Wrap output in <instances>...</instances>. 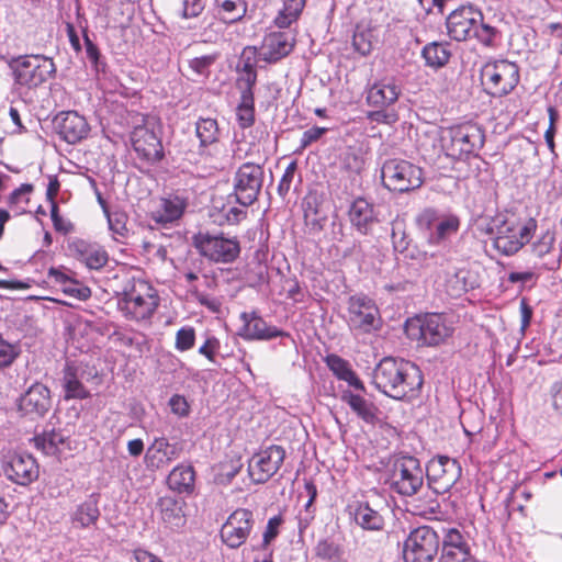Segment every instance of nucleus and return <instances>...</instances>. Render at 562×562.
<instances>
[{
  "instance_id": "obj_1",
  "label": "nucleus",
  "mask_w": 562,
  "mask_h": 562,
  "mask_svg": "<svg viewBox=\"0 0 562 562\" xmlns=\"http://www.w3.org/2000/svg\"><path fill=\"white\" fill-rule=\"evenodd\" d=\"M372 382L386 396L403 401L418 395L424 379L420 369L413 362L386 357L376 364Z\"/></svg>"
},
{
  "instance_id": "obj_2",
  "label": "nucleus",
  "mask_w": 562,
  "mask_h": 562,
  "mask_svg": "<svg viewBox=\"0 0 562 562\" xmlns=\"http://www.w3.org/2000/svg\"><path fill=\"white\" fill-rule=\"evenodd\" d=\"M461 465L456 459L446 456L431 459L426 467L428 488L431 493L426 494L427 501L423 505H415L412 513L419 516L435 514L439 507L436 496L449 492L461 477Z\"/></svg>"
},
{
  "instance_id": "obj_3",
  "label": "nucleus",
  "mask_w": 562,
  "mask_h": 562,
  "mask_svg": "<svg viewBox=\"0 0 562 562\" xmlns=\"http://www.w3.org/2000/svg\"><path fill=\"white\" fill-rule=\"evenodd\" d=\"M8 66L13 74L14 83L27 89L42 86L56 74L55 63L44 55L12 57Z\"/></svg>"
},
{
  "instance_id": "obj_4",
  "label": "nucleus",
  "mask_w": 562,
  "mask_h": 562,
  "mask_svg": "<svg viewBox=\"0 0 562 562\" xmlns=\"http://www.w3.org/2000/svg\"><path fill=\"white\" fill-rule=\"evenodd\" d=\"M519 66L506 59L487 61L481 69L483 90L491 97L508 95L519 83Z\"/></svg>"
},
{
  "instance_id": "obj_5",
  "label": "nucleus",
  "mask_w": 562,
  "mask_h": 562,
  "mask_svg": "<svg viewBox=\"0 0 562 562\" xmlns=\"http://www.w3.org/2000/svg\"><path fill=\"white\" fill-rule=\"evenodd\" d=\"M381 178L387 190L406 193L423 186L424 171L408 160L392 158L384 161L381 168Z\"/></svg>"
},
{
  "instance_id": "obj_6",
  "label": "nucleus",
  "mask_w": 562,
  "mask_h": 562,
  "mask_svg": "<svg viewBox=\"0 0 562 562\" xmlns=\"http://www.w3.org/2000/svg\"><path fill=\"white\" fill-rule=\"evenodd\" d=\"M415 224L429 245L438 246L458 233L460 218L435 207H425L416 215Z\"/></svg>"
},
{
  "instance_id": "obj_7",
  "label": "nucleus",
  "mask_w": 562,
  "mask_h": 562,
  "mask_svg": "<svg viewBox=\"0 0 562 562\" xmlns=\"http://www.w3.org/2000/svg\"><path fill=\"white\" fill-rule=\"evenodd\" d=\"M484 139V132L476 124L453 126L441 137L447 156L459 160L475 155L483 147Z\"/></svg>"
},
{
  "instance_id": "obj_8",
  "label": "nucleus",
  "mask_w": 562,
  "mask_h": 562,
  "mask_svg": "<svg viewBox=\"0 0 562 562\" xmlns=\"http://www.w3.org/2000/svg\"><path fill=\"white\" fill-rule=\"evenodd\" d=\"M425 472L417 458L400 456L390 468L389 483L392 491L402 496H414L424 487Z\"/></svg>"
},
{
  "instance_id": "obj_9",
  "label": "nucleus",
  "mask_w": 562,
  "mask_h": 562,
  "mask_svg": "<svg viewBox=\"0 0 562 562\" xmlns=\"http://www.w3.org/2000/svg\"><path fill=\"white\" fill-rule=\"evenodd\" d=\"M159 304L158 295L147 282L134 281L130 290L124 291L120 302L121 310L127 317L135 321L149 318Z\"/></svg>"
},
{
  "instance_id": "obj_10",
  "label": "nucleus",
  "mask_w": 562,
  "mask_h": 562,
  "mask_svg": "<svg viewBox=\"0 0 562 562\" xmlns=\"http://www.w3.org/2000/svg\"><path fill=\"white\" fill-rule=\"evenodd\" d=\"M442 538L429 526L412 530L404 541L403 559L405 562H434Z\"/></svg>"
},
{
  "instance_id": "obj_11",
  "label": "nucleus",
  "mask_w": 562,
  "mask_h": 562,
  "mask_svg": "<svg viewBox=\"0 0 562 562\" xmlns=\"http://www.w3.org/2000/svg\"><path fill=\"white\" fill-rule=\"evenodd\" d=\"M536 229L535 218H529L525 224L503 222L492 240L493 247L504 256H513L530 241Z\"/></svg>"
},
{
  "instance_id": "obj_12",
  "label": "nucleus",
  "mask_w": 562,
  "mask_h": 562,
  "mask_svg": "<svg viewBox=\"0 0 562 562\" xmlns=\"http://www.w3.org/2000/svg\"><path fill=\"white\" fill-rule=\"evenodd\" d=\"M193 245L199 252L214 262H233L240 252V246L236 238L221 234L202 233L193 236Z\"/></svg>"
},
{
  "instance_id": "obj_13",
  "label": "nucleus",
  "mask_w": 562,
  "mask_h": 562,
  "mask_svg": "<svg viewBox=\"0 0 562 562\" xmlns=\"http://www.w3.org/2000/svg\"><path fill=\"white\" fill-rule=\"evenodd\" d=\"M407 331L423 345L435 347L443 344L452 335L453 327L443 314L429 313L411 323Z\"/></svg>"
},
{
  "instance_id": "obj_14",
  "label": "nucleus",
  "mask_w": 562,
  "mask_h": 562,
  "mask_svg": "<svg viewBox=\"0 0 562 562\" xmlns=\"http://www.w3.org/2000/svg\"><path fill=\"white\" fill-rule=\"evenodd\" d=\"M265 172L259 164L245 162L234 176V196L241 206L254 204L263 186Z\"/></svg>"
},
{
  "instance_id": "obj_15",
  "label": "nucleus",
  "mask_w": 562,
  "mask_h": 562,
  "mask_svg": "<svg viewBox=\"0 0 562 562\" xmlns=\"http://www.w3.org/2000/svg\"><path fill=\"white\" fill-rule=\"evenodd\" d=\"M99 376L98 370L93 366L83 362L67 361L63 369L61 386L65 400H85L90 396V392L85 386Z\"/></svg>"
},
{
  "instance_id": "obj_16",
  "label": "nucleus",
  "mask_w": 562,
  "mask_h": 562,
  "mask_svg": "<svg viewBox=\"0 0 562 562\" xmlns=\"http://www.w3.org/2000/svg\"><path fill=\"white\" fill-rule=\"evenodd\" d=\"M347 322L350 329L361 333H371L381 326L379 310L366 295H355L349 299Z\"/></svg>"
},
{
  "instance_id": "obj_17",
  "label": "nucleus",
  "mask_w": 562,
  "mask_h": 562,
  "mask_svg": "<svg viewBox=\"0 0 562 562\" xmlns=\"http://www.w3.org/2000/svg\"><path fill=\"white\" fill-rule=\"evenodd\" d=\"M255 525L251 510L238 508L234 510L221 528V539L231 549H238L249 538Z\"/></svg>"
},
{
  "instance_id": "obj_18",
  "label": "nucleus",
  "mask_w": 562,
  "mask_h": 562,
  "mask_svg": "<svg viewBox=\"0 0 562 562\" xmlns=\"http://www.w3.org/2000/svg\"><path fill=\"white\" fill-rule=\"evenodd\" d=\"M285 458L281 446H270L256 453L248 463V474L256 484L269 481L280 469Z\"/></svg>"
},
{
  "instance_id": "obj_19",
  "label": "nucleus",
  "mask_w": 562,
  "mask_h": 562,
  "mask_svg": "<svg viewBox=\"0 0 562 562\" xmlns=\"http://www.w3.org/2000/svg\"><path fill=\"white\" fill-rule=\"evenodd\" d=\"M131 142L139 158L151 164L164 158L161 140L147 124L137 125L133 128Z\"/></svg>"
},
{
  "instance_id": "obj_20",
  "label": "nucleus",
  "mask_w": 562,
  "mask_h": 562,
  "mask_svg": "<svg viewBox=\"0 0 562 562\" xmlns=\"http://www.w3.org/2000/svg\"><path fill=\"white\" fill-rule=\"evenodd\" d=\"M477 21L481 22V11L473 7H461L447 16L448 35L458 42L470 40Z\"/></svg>"
},
{
  "instance_id": "obj_21",
  "label": "nucleus",
  "mask_w": 562,
  "mask_h": 562,
  "mask_svg": "<svg viewBox=\"0 0 562 562\" xmlns=\"http://www.w3.org/2000/svg\"><path fill=\"white\" fill-rule=\"evenodd\" d=\"M439 562H476L471 548L457 528H443Z\"/></svg>"
},
{
  "instance_id": "obj_22",
  "label": "nucleus",
  "mask_w": 562,
  "mask_h": 562,
  "mask_svg": "<svg viewBox=\"0 0 562 562\" xmlns=\"http://www.w3.org/2000/svg\"><path fill=\"white\" fill-rule=\"evenodd\" d=\"M52 406L50 390L43 383H33L19 398L18 407L32 419L43 417Z\"/></svg>"
},
{
  "instance_id": "obj_23",
  "label": "nucleus",
  "mask_w": 562,
  "mask_h": 562,
  "mask_svg": "<svg viewBox=\"0 0 562 562\" xmlns=\"http://www.w3.org/2000/svg\"><path fill=\"white\" fill-rule=\"evenodd\" d=\"M54 127L60 138L68 144L81 142L90 132L86 117L76 111L60 112L54 119Z\"/></svg>"
},
{
  "instance_id": "obj_24",
  "label": "nucleus",
  "mask_w": 562,
  "mask_h": 562,
  "mask_svg": "<svg viewBox=\"0 0 562 562\" xmlns=\"http://www.w3.org/2000/svg\"><path fill=\"white\" fill-rule=\"evenodd\" d=\"M402 93V89L394 77H384L368 85L366 102L374 109H387L395 104Z\"/></svg>"
},
{
  "instance_id": "obj_25",
  "label": "nucleus",
  "mask_w": 562,
  "mask_h": 562,
  "mask_svg": "<svg viewBox=\"0 0 562 562\" xmlns=\"http://www.w3.org/2000/svg\"><path fill=\"white\" fill-rule=\"evenodd\" d=\"M5 476L20 485H26L38 476V467L31 454L14 453L3 465Z\"/></svg>"
},
{
  "instance_id": "obj_26",
  "label": "nucleus",
  "mask_w": 562,
  "mask_h": 562,
  "mask_svg": "<svg viewBox=\"0 0 562 562\" xmlns=\"http://www.w3.org/2000/svg\"><path fill=\"white\" fill-rule=\"evenodd\" d=\"M294 46V37L290 32H271L263 37L259 48V59L276 63L289 55Z\"/></svg>"
},
{
  "instance_id": "obj_27",
  "label": "nucleus",
  "mask_w": 562,
  "mask_h": 562,
  "mask_svg": "<svg viewBox=\"0 0 562 562\" xmlns=\"http://www.w3.org/2000/svg\"><path fill=\"white\" fill-rule=\"evenodd\" d=\"M244 321L241 336L248 340H270L278 337H289V333L283 331L276 326H270L260 316L254 313H243Z\"/></svg>"
},
{
  "instance_id": "obj_28",
  "label": "nucleus",
  "mask_w": 562,
  "mask_h": 562,
  "mask_svg": "<svg viewBox=\"0 0 562 562\" xmlns=\"http://www.w3.org/2000/svg\"><path fill=\"white\" fill-rule=\"evenodd\" d=\"M71 255L83 262L89 269H101L109 260L108 252L97 244H90L82 239L69 244Z\"/></svg>"
},
{
  "instance_id": "obj_29",
  "label": "nucleus",
  "mask_w": 562,
  "mask_h": 562,
  "mask_svg": "<svg viewBox=\"0 0 562 562\" xmlns=\"http://www.w3.org/2000/svg\"><path fill=\"white\" fill-rule=\"evenodd\" d=\"M349 221L360 234L368 235L372 226L378 222L374 205L364 198L352 201L348 211Z\"/></svg>"
},
{
  "instance_id": "obj_30",
  "label": "nucleus",
  "mask_w": 562,
  "mask_h": 562,
  "mask_svg": "<svg viewBox=\"0 0 562 562\" xmlns=\"http://www.w3.org/2000/svg\"><path fill=\"white\" fill-rule=\"evenodd\" d=\"M341 401L348 404L357 417L367 425L375 426L382 422V412L380 408L360 394H356L349 390L344 391L341 393Z\"/></svg>"
},
{
  "instance_id": "obj_31",
  "label": "nucleus",
  "mask_w": 562,
  "mask_h": 562,
  "mask_svg": "<svg viewBox=\"0 0 562 562\" xmlns=\"http://www.w3.org/2000/svg\"><path fill=\"white\" fill-rule=\"evenodd\" d=\"M554 234L546 232L531 246L532 254L542 260L541 268L549 271H555L561 266L562 250L554 247Z\"/></svg>"
},
{
  "instance_id": "obj_32",
  "label": "nucleus",
  "mask_w": 562,
  "mask_h": 562,
  "mask_svg": "<svg viewBox=\"0 0 562 562\" xmlns=\"http://www.w3.org/2000/svg\"><path fill=\"white\" fill-rule=\"evenodd\" d=\"M181 450L178 443H170L166 438H157L147 450V464L156 469L164 468L170 461L177 459Z\"/></svg>"
},
{
  "instance_id": "obj_33",
  "label": "nucleus",
  "mask_w": 562,
  "mask_h": 562,
  "mask_svg": "<svg viewBox=\"0 0 562 562\" xmlns=\"http://www.w3.org/2000/svg\"><path fill=\"white\" fill-rule=\"evenodd\" d=\"M350 515L355 522L364 530H381L384 526L382 515L372 508L368 502H357L349 505Z\"/></svg>"
},
{
  "instance_id": "obj_34",
  "label": "nucleus",
  "mask_w": 562,
  "mask_h": 562,
  "mask_svg": "<svg viewBox=\"0 0 562 562\" xmlns=\"http://www.w3.org/2000/svg\"><path fill=\"white\" fill-rule=\"evenodd\" d=\"M325 362L338 380L347 382L349 386H352L358 391L366 392L363 382L358 378L347 360L331 353L325 358Z\"/></svg>"
},
{
  "instance_id": "obj_35",
  "label": "nucleus",
  "mask_w": 562,
  "mask_h": 562,
  "mask_svg": "<svg viewBox=\"0 0 562 562\" xmlns=\"http://www.w3.org/2000/svg\"><path fill=\"white\" fill-rule=\"evenodd\" d=\"M100 509L98 506V497L90 495L85 502L77 505L70 514V520L75 528H89L98 521Z\"/></svg>"
},
{
  "instance_id": "obj_36",
  "label": "nucleus",
  "mask_w": 562,
  "mask_h": 562,
  "mask_svg": "<svg viewBox=\"0 0 562 562\" xmlns=\"http://www.w3.org/2000/svg\"><path fill=\"white\" fill-rule=\"evenodd\" d=\"M159 508L162 521L170 528H181L186 525V515L183 499L165 496L159 499Z\"/></svg>"
},
{
  "instance_id": "obj_37",
  "label": "nucleus",
  "mask_w": 562,
  "mask_h": 562,
  "mask_svg": "<svg viewBox=\"0 0 562 562\" xmlns=\"http://www.w3.org/2000/svg\"><path fill=\"white\" fill-rule=\"evenodd\" d=\"M195 472L191 464H179L168 475V486L178 493L190 494L194 490Z\"/></svg>"
},
{
  "instance_id": "obj_38",
  "label": "nucleus",
  "mask_w": 562,
  "mask_h": 562,
  "mask_svg": "<svg viewBox=\"0 0 562 562\" xmlns=\"http://www.w3.org/2000/svg\"><path fill=\"white\" fill-rule=\"evenodd\" d=\"M187 207V201L179 195H169L161 200L160 209L154 214L157 223L167 224L179 220Z\"/></svg>"
},
{
  "instance_id": "obj_39",
  "label": "nucleus",
  "mask_w": 562,
  "mask_h": 562,
  "mask_svg": "<svg viewBox=\"0 0 562 562\" xmlns=\"http://www.w3.org/2000/svg\"><path fill=\"white\" fill-rule=\"evenodd\" d=\"M67 437L60 430H44L31 439L34 447L45 456H57Z\"/></svg>"
},
{
  "instance_id": "obj_40",
  "label": "nucleus",
  "mask_w": 562,
  "mask_h": 562,
  "mask_svg": "<svg viewBox=\"0 0 562 562\" xmlns=\"http://www.w3.org/2000/svg\"><path fill=\"white\" fill-rule=\"evenodd\" d=\"M217 18L228 24L239 22L247 13L246 0H214Z\"/></svg>"
},
{
  "instance_id": "obj_41",
  "label": "nucleus",
  "mask_w": 562,
  "mask_h": 562,
  "mask_svg": "<svg viewBox=\"0 0 562 562\" xmlns=\"http://www.w3.org/2000/svg\"><path fill=\"white\" fill-rule=\"evenodd\" d=\"M422 57L425 59L427 67L434 69L445 67L451 57L449 43L431 42L426 44L422 49Z\"/></svg>"
},
{
  "instance_id": "obj_42",
  "label": "nucleus",
  "mask_w": 562,
  "mask_h": 562,
  "mask_svg": "<svg viewBox=\"0 0 562 562\" xmlns=\"http://www.w3.org/2000/svg\"><path fill=\"white\" fill-rule=\"evenodd\" d=\"M195 134L200 140V147L218 143L221 131L217 121L211 117H200L195 123Z\"/></svg>"
},
{
  "instance_id": "obj_43",
  "label": "nucleus",
  "mask_w": 562,
  "mask_h": 562,
  "mask_svg": "<svg viewBox=\"0 0 562 562\" xmlns=\"http://www.w3.org/2000/svg\"><path fill=\"white\" fill-rule=\"evenodd\" d=\"M237 121L241 128L250 127L255 122V98L240 97V102L236 110Z\"/></svg>"
},
{
  "instance_id": "obj_44",
  "label": "nucleus",
  "mask_w": 562,
  "mask_h": 562,
  "mask_svg": "<svg viewBox=\"0 0 562 562\" xmlns=\"http://www.w3.org/2000/svg\"><path fill=\"white\" fill-rule=\"evenodd\" d=\"M103 212L108 218V224L111 232L116 236V238H125L128 234V228L126 226V213L121 211L110 212L108 206H103Z\"/></svg>"
},
{
  "instance_id": "obj_45",
  "label": "nucleus",
  "mask_w": 562,
  "mask_h": 562,
  "mask_svg": "<svg viewBox=\"0 0 562 562\" xmlns=\"http://www.w3.org/2000/svg\"><path fill=\"white\" fill-rule=\"evenodd\" d=\"M496 34L497 30L490 24L484 23L483 15L481 14V22L477 21V24L475 25L472 34V38H476L477 42L486 47H492L494 45Z\"/></svg>"
},
{
  "instance_id": "obj_46",
  "label": "nucleus",
  "mask_w": 562,
  "mask_h": 562,
  "mask_svg": "<svg viewBox=\"0 0 562 562\" xmlns=\"http://www.w3.org/2000/svg\"><path fill=\"white\" fill-rule=\"evenodd\" d=\"M259 58V49L255 46H247L243 49L237 71H257V60Z\"/></svg>"
},
{
  "instance_id": "obj_47",
  "label": "nucleus",
  "mask_w": 562,
  "mask_h": 562,
  "mask_svg": "<svg viewBox=\"0 0 562 562\" xmlns=\"http://www.w3.org/2000/svg\"><path fill=\"white\" fill-rule=\"evenodd\" d=\"M238 77L236 86L240 91V97H254V87L257 82V71H237Z\"/></svg>"
},
{
  "instance_id": "obj_48",
  "label": "nucleus",
  "mask_w": 562,
  "mask_h": 562,
  "mask_svg": "<svg viewBox=\"0 0 562 562\" xmlns=\"http://www.w3.org/2000/svg\"><path fill=\"white\" fill-rule=\"evenodd\" d=\"M218 54H209L189 60V67L199 76H209L210 68L217 60Z\"/></svg>"
},
{
  "instance_id": "obj_49",
  "label": "nucleus",
  "mask_w": 562,
  "mask_h": 562,
  "mask_svg": "<svg viewBox=\"0 0 562 562\" xmlns=\"http://www.w3.org/2000/svg\"><path fill=\"white\" fill-rule=\"evenodd\" d=\"M195 331L190 326L181 327L176 334V349L187 351L194 346Z\"/></svg>"
},
{
  "instance_id": "obj_50",
  "label": "nucleus",
  "mask_w": 562,
  "mask_h": 562,
  "mask_svg": "<svg viewBox=\"0 0 562 562\" xmlns=\"http://www.w3.org/2000/svg\"><path fill=\"white\" fill-rule=\"evenodd\" d=\"M204 0H181L180 16L182 19L198 18L204 10Z\"/></svg>"
},
{
  "instance_id": "obj_51",
  "label": "nucleus",
  "mask_w": 562,
  "mask_h": 562,
  "mask_svg": "<svg viewBox=\"0 0 562 562\" xmlns=\"http://www.w3.org/2000/svg\"><path fill=\"white\" fill-rule=\"evenodd\" d=\"M296 169V161H291L285 168L277 188V191L281 198H284L289 193Z\"/></svg>"
},
{
  "instance_id": "obj_52",
  "label": "nucleus",
  "mask_w": 562,
  "mask_h": 562,
  "mask_svg": "<svg viewBox=\"0 0 562 562\" xmlns=\"http://www.w3.org/2000/svg\"><path fill=\"white\" fill-rule=\"evenodd\" d=\"M370 33L360 31L353 34L352 44L355 49L363 56H367L372 50V43Z\"/></svg>"
},
{
  "instance_id": "obj_53",
  "label": "nucleus",
  "mask_w": 562,
  "mask_h": 562,
  "mask_svg": "<svg viewBox=\"0 0 562 562\" xmlns=\"http://www.w3.org/2000/svg\"><path fill=\"white\" fill-rule=\"evenodd\" d=\"M19 351L15 346L3 340L0 335V367L10 366L18 357Z\"/></svg>"
},
{
  "instance_id": "obj_54",
  "label": "nucleus",
  "mask_w": 562,
  "mask_h": 562,
  "mask_svg": "<svg viewBox=\"0 0 562 562\" xmlns=\"http://www.w3.org/2000/svg\"><path fill=\"white\" fill-rule=\"evenodd\" d=\"M83 38L87 58L91 61L97 70H100L104 67V64L101 61V54L98 46L89 38L87 33L83 34Z\"/></svg>"
},
{
  "instance_id": "obj_55",
  "label": "nucleus",
  "mask_w": 562,
  "mask_h": 562,
  "mask_svg": "<svg viewBox=\"0 0 562 562\" xmlns=\"http://www.w3.org/2000/svg\"><path fill=\"white\" fill-rule=\"evenodd\" d=\"M282 524L281 516H273L268 520L266 530L262 537V546L267 547L272 540H274L279 533V527Z\"/></svg>"
},
{
  "instance_id": "obj_56",
  "label": "nucleus",
  "mask_w": 562,
  "mask_h": 562,
  "mask_svg": "<svg viewBox=\"0 0 562 562\" xmlns=\"http://www.w3.org/2000/svg\"><path fill=\"white\" fill-rule=\"evenodd\" d=\"M327 131L328 128L319 126H314L310 130H306L302 134L300 149L303 150L307 148L311 144L317 142Z\"/></svg>"
},
{
  "instance_id": "obj_57",
  "label": "nucleus",
  "mask_w": 562,
  "mask_h": 562,
  "mask_svg": "<svg viewBox=\"0 0 562 562\" xmlns=\"http://www.w3.org/2000/svg\"><path fill=\"white\" fill-rule=\"evenodd\" d=\"M549 113V127L544 133L546 143L552 154H554V135H555V122L558 120V112L554 108L548 109Z\"/></svg>"
},
{
  "instance_id": "obj_58",
  "label": "nucleus",
  "mask_w": 562,
  "mask_h": 562,
  "mask_svg": "<svg viewBox=\"0 0 562 562\" xmlns=\"http://www.w3.org/2000/svg\"><path fill=\"white\" fill-rule=\"evenodd\" d=\"M64 292L81 301L89 299L91 295V291L88 286L79 285L72 280L64 288Z\"/></svg>"
},
{
  "instance_id": "obj_59",
  "label": "nucleus",
  "mask_w": 562,
  "mask_h": 562,
  "mask_svg": "<svg viewBox=\"0 0 562 562\" xmlns=\"http://www.w3.org/2000/svg\"><path fill=\"white\" fill-rule=\"evenodd\" d=\"M169 406L173 414L184 417L189 414V404L184 396L176 394L169 400Z\"/></svg>"
},
{
  "instance_id": "obj_60",
  "label": "nucleus",
  "mask_w": 562,
  "mask_h": 562,
  "mask_svg": "<svg viewBox=\"0 0 562 562\" xmlns=\"http://www.w3.org/2000/svg\"><path fill=\"white\" fill-rule=\"evenodd\" d=\"M367 119L379 124H389L395 121L396 115L387 112L386 109H375L374 111L368 112Z\"/></svg>"
},
{
  "instance_id": "obj_61",
  "label": "nucleus",
  "mask_w": 562,
  "mask_h": 562,
  "mask_svg": "<svg viewBox=\"0 0 562 562\" xmlns=\"http://www.w3.org/2000/svg\"><path fill=\"white\" fill-rule=\"evenodd\" d=\"M33 186L30 183H23L21 187L15 189L9 196L10 204H19L20 202L24 201L25 203L29 202V198H25V195L30 194L33 191Z\"/></svg>"
},
{
  "instance_id": "obj_62",
  "label": "nucleus",
  "mask_w": 562,
  "mask_h": 562,
  "mask_svg": "<svg viewBox=\"0 0 562 562\" xmlns=\"http://www.w3.org/2000/svg\"><path fill=\"white\" fill-rule=\"evenodd\" d=\"M220 348V341L215 337L207 338L206 341L199 348V353L205 356L209 360L214 361V353Z\"/></svg>"
},
{
  "instance_id": "obj_63",
  "label": "nucleus",
  "mask_w": 562,
  "mask_h": 562,
  "mask_svg": "<svg viewBox=\"0 0 562 562\" xmlns=\"http://www.w3.org/2000/svg\"><path fill=\"white\" fill-rule=\"evenodd\" d=\"M305 7V0H286L283 10L288 12L290 19H296Z\"/></svg>"
},
{
  "instance_id": "obj_64",
  "label": "nucleus",
  "mask_w": 562,
  "mask_h": 562,
  "mask_svg": "<svg viewBox=\"0 0 562 562\" xmlns=\"http://www.w3.org/2000/svg\"><path fill=\"white\" fill-rule=\"evenodd\" d=\"M550 392L554 409L562 415V381L554 382Z\"/></svg>"
}]
</instances>
